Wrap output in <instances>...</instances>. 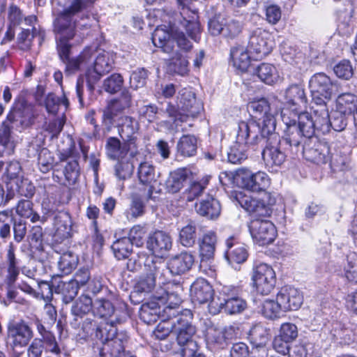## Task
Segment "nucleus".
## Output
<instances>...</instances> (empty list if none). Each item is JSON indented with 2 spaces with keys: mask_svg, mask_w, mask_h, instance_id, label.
Masks as SVG:
<instances>
[{
  "mask_svg": "<svg viewBox=\"0 0 357 357\" xmlns=\"http://www.w3.org/2000/svg\"><path fill=\"white\" fill-rule=\"evenodd\" d=\"M112 67L113 60L109 57V54L106 52L99 54L93 63V66L89 67L86 73L89 90L93 91L95 84L102 76L110 72Z\"/></svg>",
  "mask_w": 357,
  "mask_h": 357,
  "instance_id": "obj_15",
  "label": "nucleus"
},
{
  "mask_svg": "<svg viewBox=\"0 0 357 357\" xmlns=\"http://www.w3.org/2000/svg\"><path fill=\"white\" fill-rule=\"evenodd\" d=\"M7 261V275L6 280L8 284L11 286L15 282L19 273L20 269L17 266V259L15 255V248L13 243H10L6 256Z\"/></svg>",
  "mask_w": 357,
  "mask_h": 357,
  "instance_id": "obj_46",
  "label": "nucleus"
},
{
  "mask_svg": "<svg viewBox=\"0 0 357 357\" xmlns=\"http://www.w3.org/2000/svg\"><path fill=\"white\" fill-rule=\"evenodd\" d=\"M90 59L91 55L89 51L82 52L76 58H68L66 62H63L66 65V70L69 73H73L78 70L81 66L87 64Z\"/></svg>",
  "mask_w": 357,
  "mask_h": 357,
  "instance_id": "obj_62",
  "label": "nucleus"
},
{
  "mask_svg": "<svg viewBox=\"0 0 357 357\" xmlns=\"http://www.w3.org/2000/svg\"><path fill=\"white\" fill-rule=\"evenodd\" d=\"M175 317L171 318L164 317L162 314L161 321L158 324L154 331V335L158 340H165L170 333H173L175 326Z\"/></svg>",
  "mask_w": 357,
  "mask_h": 357,
  "instance_id": "obj_57",
  "label": "nucleus"
},
{
  "mask_svg": "<svg viewBox=\"0 0 357 357\" xmlns=\"http://www.w3.org/2000/svg\"><path fill=\"white\" fill-rule=\"evenodd\" d=\"M78 264V257L73 252L63 253L58 261V267L62 274L68 275L75 269Z\"/></svg>",
  "mask_w": 357,
  "mask_h": 357,
  "instance_id": "obj_52",
  "label": "nucleus"
},
{
  "mask_svg": "<svg viewBox=\"0 0 357 357\" xmlns=\"http://www.w3.org/2000/svg\"><path fill=\"white\" fill-rule=\"evenodd\" d=\"M197 139L195 136L190 135H183L178 142V152L185 157L193 156L197 153Z\"/></svg>",
  "mask_w": 357,
  "mask_h": 357,
  "instance_id": "obj_48",
  "label": "nucleus"
},
{
  "mask_svg": "<svg viewBox=\"0 0 357 357\" xmlns=\"http://www.w3.org/2000/svg\"><path fill=\"white\" fill-rule=\"evenodd\" d=\"M94 0H73L71 5L61 12L54 22V32L59 36L57 39V51L61 60L66 62L70 58L71 46L68 40L75 35V22L72 17L77 13L85 8L88 3H92Z\"/></svg>",
  "mask_w": 357,
  "mask_h": 357,
  "instance_id": "obj_2",
  "label": "nucleus"
},
{
  "mask_svg": "<svg viewBox=\"0 0 357 357\" xmlns=\"http://www.w3.org/2000/svg\"><path fill=\"white\" fill-rule=\"evenodd\" d=\"M336 109L348 116L357 112V97L351 93L339 95L336 99Z\"/></svg>",
  "mask_w": 357,
  "mask_h": 357,
  "instance_id": "obj_45",
  "label": "nucleus"
},
{
  "mask_svg": "<svg viewBox=\"0 0 357 357\" xmlns=\"http://www.w3.org/2000/svg\"><path fill=\"white\" fill-rule=\"evenodd\" d=\"M216 243L217 236L214 231H209L203 235L199 244L201 268H203L205 264L213 257Z\"/></svg>",
  "mask_w": 357,
  "mask_h": 357,
  "instance_id": "obj_36",
  "label": "nucleus"
},
{
  "mask_svg": "<svg viewBox=\"0 0 357 357\" xmlns=\"http://www.w3.org/2000/svg\"><path fill=\"white\" fill-rule=\"evenodd\" d=\"M54 162L52 153L47 149L40 151L38 157V165L40 171L43 173H47L53 168Z\"/></svg>",
  "mask_w": 357,
  "mask_h": 357,
  "instance_id": "obj_63",
  "label": "nucleus"
},
{
  "mask_svg": "<svg viewBox=\"0 0 357 357\" xmlns=\"http://www.w3.org/2000/svg\"><path fill=\"white\" fill-rule=\"evenodd\" d=\"M162 314L160 303L156 300L144 303L140 309V319L149 325L162 319Z\"/></svg>",
  "mask_w": 357,
  "mask_h": 357,
  "instance_id": "obj_38",
  "label": "nucleus"
},
{
  "mask_svg": "<svg viewBox=\"0 0 357 357\" xmlns=\"http://www.w3.org/2000/svg\"><path fill=\"white\" fill-rule=\"evenodd\" d=\"M16 213L21 217L29 218L32 222H45V217H40L33 209V203L29 200H21L16 206Z\"/></svg>",
  "mask_w": 357,
  "mask_h": 357,
  "instance_id": "obj_49",
  "label": "nucleus"
},
{
  "mask_svg": "<svg viewBox=\"0 0 357 357\" xmlns=\"http://www.w3.org/2000/svg\"><path fill=\"white\" fill-rule=\"evenodd\" d=\"M189 62L185 56L180 52H175L171 59L169 68L171 71L181 76L186 75L189 72Z\"/></svg>",
  "mask_w": 357,
  "mask_h": 357,
  "instance_id": "obj_53",
  "label": "nucleus"
},
{
  "mask_svg": "<svg viewBox=\"0 0 357 357\" xmlns=\"http://www.w3.org/2000/svg\"><path fill=\"white\" fill-rule=\"evenodd\" d=\"M287 109L281 111L282 121L286 126L284 130L283 142L289 146L292 155H297L300 151V144L305 139L314 138L313 137L317 127L313 121L312 116L308 112L297 114V120L291 119L288 116ZM296 117V116H294Z\"/></svg>",
  "mask_w": 357,
  "mask_h": 357,
  "instance_id": "obj_1",
  "label": "nucleus"
},
{
  "mask_svg": "<svg viewBox=\"0 0 357 357\" xmlns=\"http://www.w3.org/2000/svg\"><path fill=\"white\" fill-rule=\"evenodd\" d=\"M262 314L266 318L274 319L280 317L281 314L284 312L280 302L276 301L266 300L263 303Z\"/></svg>",
  "mask_w": 357,
  "mask_h": 357,
  "instance_id": "obj_59",
  "label": "nucleus"
},
{
  "mask_svg": "<svg viewBox=\"0 0 357 357\" xmlns=\"http://www.w3.org/2000/svg\"><path fill=\"white\" fill-rule=\"evenodd\" d=\"M208 183V178H206L199 181H193L183 192V197L188 202H192L199 197L206 189Z\"/></svg>",
  "mask_w": 357,
  "mask_h": 357,
  "instance_id": "obj_56",
  "label": "nucleus"
},
{
  "mask_svg": "<svg viewBox=\"0 0 357 357\" xmlns=\"http://www.w3.org/2000/svg\"><path fill=\"white\" fill-rule=\"evenodd\" d=\"M214 291L205 279L197 278L190 287V297L193 303L203 304L213 300Z\"/></svg>",
  "mask_w": 357,
  "mask_h": 357,
  "instance_id": "obj_30",
  "label": "nucleus"
},
{
  "mask_svg": "<svg viewBox=\"0 0 357 357\" xmlns=\"http://www.w3.org/2000/svg\"><path fill=\"white\" fill-rule=\"evenodd\" d=\"M235 179L242 188L252 192L265 191L271 185V178L264 172L252 173L247 169H240Z\"/></svg>",
  "mask_w": 357,
  "mask_h": 357,
  "instance_id": "obj_12",
  "label": "nucleus"
},
{
  "mask_svg": "<svg viewBox=\"0 0 357 357\" xmlns=\"http://www.w3.org/2000/svg\"><path fill=\"white\" fill-rule=\"evenodd\" d=\"M93 312L95 316L102 319H110L109 321L101 324L97 326L96 331L98 328L105 326L106 324H112L116 328L115 324L122 321V317L119 314V311L115 310L112 302L107 299L98 298L93 303Z\"/></svg>",
  "mask_w": 357,
  "mask_h": 357,
  "instance_id": "obj_21",
  "label": "nucleus"
},
{
  "mask_svg": "<svg viewBox=\"0 0 357 357\" xmlns=\"http://www.w3.org/2000/svg\"><path fill=\"white\" fill-rule=\"evenodd\" d=\"M312 102H324L331 99L333 94L338 92L337 84L323 73L314 74L310 79Z\"/></svg>",
  "mask_w": 357,
  "mask_h": 357,
  "instance_id": "obj_9",
  "label": "nucleus"
},
{
  "mask_svg": "<svg viewBox=\"0 0 357 357\" xmlns=\"http://www.w3.org/2000/svg\"><path fill=\"white\" fill-rule=\"evenodd\" d=\"M96 337L103 344L100 349V357H135L125 351V344L128 337L124 333H117V329L112 324H106L98 328Z\"/></svg>",
  "mask_w": 357,
  "mask_h": 357,
  "instance_id": "obj_4",
  "label": "nucleus"
},
{
  "mask_svg": "<svg viewBox=\"0 0 357 357\" xmlns=\"http://www.w3.org/2000/svg\"><path fill=\"white\" fill-rule=\"evenodd\" d=\"M249 229L254 242L261 246L272 243L277 236L275 225L267 220H252Z\"/></svg>",
  "mask_w": 357,
  "mask_h": 357,
  "instance_id": "obj_14",
  "label": "nucleus"
},
{
  "mask_svg": "<svg viewBox=\"0 0 357 357\" xmlns=\"http://www.w3.org/2000/svg\"><path fill=\"white\" fill-rule=\"evenodd\" d=\"M8 337L11 340L13 349L17 347H24L33 337V331L24 321L13 323L8 326Z\"/></svg>",
  "mask_w": 357,
  "mask_h": 357,
  "instance_id": "obj_25",
  "label": "nucleus"
},
{
  "mask_svg": "<svg viewBox=\"0 0 357 357\" xmlns=\"http://www.w3.org/2000/svg\"><path fill=\"white\" fill-rule=\"evenodd\" d=\"M63 174L66 179V185H74L79 176V167L76 160H70L64 167Z\"/></svg>",
  "mask_w": 357,
  "mask_h": 357,
  "instance_id": "obj_61",
  "label": "nucleus"
},
{
  "mask_svg": "<svg viewBox=\"0 0 357 357\" xmlns=\"http://www.w3.org/2000/svg\"><path fill=\"white\" fill-rule=\"evenodd\" d=\"M172 34L165 27H157L152 34V42L155 47L161 48L164 52H173L174 41Z\"/></svg>",
  "mask_w": 357,
  "mask_h": 357,
  "instance_id": "obj_39",
  "label": "nucleus"
},
{
  "mask_svg": "<svg viewBox=\"0 0 357 357\" xmlns=\"http://www.w3.org/2000/svg\"><path fill=\"white\" fill-rule=\"evenodd\" d=\"M54 239L61 243L72 236L73 221L70 213L67 211H59L54 216Z\"/></svg>",
  "mask_w": 357,
  "mask_h": 357,
  "instance_id": "obj_24",
  "label": "nucleus"
},
{
  "mask_svg": "<svg viewBox=\"0 0 357 357\" xmlns=\"http://www.w3.org/2000/svg\"><path fill=\"white\" fill-rule=\"evenodd\" d=\"M195 210L200 215L213 219L219 216L221 208L217 199L212 197H208L199 204H196Z\"/></svg>",
  "mask_w": 357,
  "mask_h": 357,
  "instance_id": "obj_42",
  "label": "nucleus"
},
{
  "mask_svg": "<svg viewBox=\"0 0 357 357\" xmlns=\"http://www.w3.org/2000/svg\"><path fill=\"white\" fill-rule=\"evenodd\" d=\"M117 128L123 141L138 146L139 124L135 118L128 116H121L117 123Z\"/></svg>",
  "mask_w": 357,
  "mask_h": 357,
  "instance_id": "obj_23",
  "label": "nucleus"
},
{
  "mask_svg": "<svg viewBox=\"0 0 357 357\" xmlns=\"http://www.w3.org/2000/svg\"><path fill=\"white\" fill-rule=\"evenodd\" d=\"M172 247L171 236L162 231H156L150 234L146 241V248L151 252V255L160 258L165 257Z\"/></svg>",
  "mask_w": 357,
  "mask_h": 357,
  "instance_id": "obj_19",
  "label": "nucleus"
},
{
  "mask_svg": "<svg viewBox=\"0 0 357 357\" xmlns=\"http://www.w3.org/2000/svg\"><path fill=\"white\" fill-rule=\"evenodd\" d=\"M112 250L115 257L120 260L128 257L132 252V246L129 239H127L126 237H123L113 243Z\"/></svg>",
  "mask_w": 357,
  "mask_h": 357,
  "instance_id": "obj_55",
  "label": "nucleus"
},
{
  "mask_svg": "<svg viewBox=\"0 0 357 357\" xmlns=\"http://www.w3.org/2000/svg\"><path fill=\"white\" fill-rule=\"evenodd\" d=\"M248 49L243 46H236L231 49L230 56L233 66L241 72H245L250 65V56Z\"/></svg>",
  "mask_w": 357,
  "mask_h": 357,
  "instance_id": "obj_43",
  "label": "nucleus"
},
{
  "mask_svg": "<svg viewBox=\"0 0 357 357\" xmlns=\"http://www.w3.org/2000/svg\"><path fill=\"white\" fill-rule=\"evenodd\" d=\"M284 98L286 105L292 110L294 116H296L307 103L305 89L301 84L290 85L285 90Z\"/></svg>",
  "mask_w": 357,
  "mask_h": 357,
  "instance_id": "obj_22",
  "label": "nucleus"
},
{
  "mask_svg": "<svg viewBox=\"0 0 357 357\" xmlns=\"http://www.w3.org/2000/svg\"><path fill=\"white\" fill-rule=\"evenodd\" d=\"M175 326L173 334L176 335L177 343L182 347L181 352L190 349L191 344H195V349L198 345L192 340L196 333V328L192 324V314L190 310H184L181 314L175 317Z\"/></svg>",
  "mask_w": 357,
  "mask_h": 357,
  "instance_id": "obj_8",
  "label": "nucleus"
},
{
  "mask_svg": "<svg viewBox=\"0 0 357 357\" xmlns=\"http://www.w3.org/2000/svg\"><path fill=\"white\" fill-rule=\"evenodd\" d=\"M257 74L263 82L270 85L274 84L278 78L276 68L269 63L261 64L257 69Z\"/></svg>",
  "mask_w": 357,
  "mask_h": 357,
  "instance_id": "obj_58",
  "label": "nucleus"
},
{
  "mask_svg": "<svg viewBox=\"0 0 357 357\" xmlns=\"http://www.w3.org/2000/svg\"><path fill=\"white\" fill-rule=\"evenodd\" d=\"M131 104V95L128 91H123L118 99L110 101L103 110L102 121L105 125H111L114 118Z\"/></svg>",
  "mask_w": 357,
  "mask_h": 357,
  "instance_id": "obj_29",
  "label": "nucleus"
},
{
  "mask_svg": "<svg viewBox=\"0 0 357 357\" xmlns=\"http://www.w3.org/2000/svg\"><path fill=\"white\" fill-rule=\"evenodd\" d=\"M93 303L89 296L85 294L79 296L71 307V314L74 317V321L77 322L79 319H82L93 310Z\"/></svg>",
  "mask_w": 357,
  "mask_h": 357,
  "instance_id": "obj_44",
  "label": "nucleus"
},
{
  "mask_svg": "<svg viewBox=\"0 0 357 357\" xmlns=\"http://www.w3.org/2000/svg\"><path fill=\"white\" fill-rule=\"evenodd\" d=\"M250 338L254 347H266L268 340V333L267 331L261 326H255L250 331Z\"/></svg>",
  "mask_w": 357,
  "mask_h": 357,
  "instance_id": "obj_64",
  "label": "nucleus"
},
{
  "mask_svg": "<svg viewBox=\"0 0 357 357\" xmlns=\"http://www.w3.org/2000/svg\"><path fill=\"white\" fill-rule=\"evenodd\" d=\"M177 107L183 113H185L187 118L196 116L202 109V105L196 100L195 93L186 88L178 92Z\"/></svg>",
  "mask_w": 357,
  "mask_h": 357,
  "instance_id": "obj_27",
  "label": "nucleus"
},
{
  "mask_svg": "<svg viewBox=\"0 0 357 357\" xmlns=\"http://www.w3.org/2000/svg\"><path fill=\"white\" fill-rule=\"evenodd\" d=\"M79 290L78 285H76L71 280L68 282H61L58 284L56 292L62 296L63 301L70 303L77 296Z\"/></svg>",
  "mask_w": 357,
  "mask_h": 357,
  "instance_id": "obj_51",
  "label": "nucleus"
},
{
  "mask_svg": "<svg viewBox=\"0 0 357 357\" xmlns=\"http://www.w3.org/2000/svg\"><path fill=\"white\" fill-rule=\"evenodd\" d=\"M238 328L227 326L224 328L210 326L206 330V338L207 344L214 349H224L229 341L235 338L238 335Z\"/></svg>",
  "mask_w": 357,
  "mask_h": 357,
  "instance_id": "obj_16",
  "label": "nucleus"
},
{
  "mask_svg": "<svg viewBox=\"0 0 357 357\" xmlns=\"http://www.w3.org/2000/svg\"><path fill=\"white\" fill-rule=\"evenodd\" d=\"M344 276L348 281L357 283V253L355 252L347 255L344 264Z\"/></svg>",
  "mask_w": 357,
  "mask_h": 357,
  "instance_id": "obj_54",
  "label": "nucleus"
},
{
  "mask_svg": "<svg viewBox=\"0 0 357 357\" xmlns=\"http://www.w3.org/2000/svg\"><path fill=\"white\" fill-rule=\"evenodd\" d=\"M300 151L307 160L318 165L326 163L330 158L328 145L319 142L317 137L303 141L300 144Z\"/></svg>",
  "mask_w": 357,
  "mask_h": 357,
  "instance_id": "obj_13",
  "label": "nucleus"
},
{
  "mask_svg": "<svg viewBox=\"0 0 357 357\" xmlns=\"http://www.w3.org/2000/svg\"><path fill=\"white\" fill-rule=\"evenodd\" d=\"M191 15L188 16L187 19L185 15H181L183 18V26H184L188 36L195 41H198L200 38V24L197 20V15L195 11H190ZM188 14H186L187 15Z\"/></svg>",
  "mask_w": 357,
  "mask_h": 357,
  "instance_id": "obj_50",
  "label": "nucleus"
},
{
  "mask_svg": "<svg viewBox=\"0 0 357 357\" xmlns=\"http://www.w3.org/2000/svg\"><path fill=\"white\" fill-rule=\"evenodd\" d=\"M277 299L284 312L298 310L303 301L301 292L297 289L289 286L281 288L277 294Z\"/></svg>",
  "mask_w": 357,
  "mask_h": 357,
  "instance_id": "obj_26",
  "label": "nucleus"
},
{
  "mask_svg": "<svg viewBox=\"0 0 357 357\" xmlns=\"http://www.w3.org/2000/svg\"><path fill=\"white\" fill-rule=\"evenodd\" d=\"M252 280L253 285L259 294L268 295L275 287V273L270 265L266 263H257L253 266Z\"/></svg>",
  "mask_w": 357,
  "mask_h": 357,
  "instance_id": "obj_10",
  "label": "nucleus"
},
{
  "mask_svg": "<svg viewBox=\"0 0 357 357\" xmlns=\"http://www.w3.org/2000/svg\"><path fill=\"white\" fill-rule=\"evenodd\" d=\"M190 175V171L186 168H179L172 172L166 181V189L170 193L178 192Z\"/></svg>",
  "mask_w": 357,
  "mask_h": 357,
  "instance_id": "obj_40",
  "label": "nucleus"
},
{
  "mask_svg": "<svg viewBox=\"0 0 357 357\" xmlns=\"http://www.w3.org/2000/svg\"><path fill=\"white\" fill-rule=\"evenodd\" d=\"M137 175L142 183L149 185L146 197L147 199H155V197L153 196V192H160V190H157L155 187V185L158 182V178L159 177V174L156 173L155 167L151 162H142L139 165Z\"/></svg>",
  "mask_w": 357,
  "mask_h": 357,
  "instance_id": "obj_28",
  "label": "nucleus"
},
{
  "mask_svg": "<svg viewBox=\"0 0 357 357\" xmlns=\"http://www.w3.org/2000/svg\"><path fill=\"white\" fill-rule=\"evenodd\" d=\"M239 287L225 286L219 296L208 304V310L216 314L223 310L227 314H236L243 312L247 307V303L241 296Z\"/></svg>",
  "mask_w": 357,
  "mask_h": 357,
  "instance_id": "obj_6",
  "label": "nucleus"
},
{
  "mask_svg": "<svg viewBox=\"0 0 357 357\" xmlns=\"http://www.w3.org/2000/svg\"><path fill=\"white\" fill-rule=\"evenodd\" d=\"M236 199L240 206L250 213L259 216H270L276 203L275 197L265 192L260 198H254L242 192L236 194Z\"/></svg>",
  "mask_w": 357,
  "mask_h": 357,
  "instance_id": "obj_7",
  "label": "nucleus"
},
{
  "mask_svg": "<svg viewBox=\"0 0 357 357\" xmlns=\"http://www.w3.org/2000/svg\"><path fill=\"white\" fill-rule=\"evenodd\" d=\"M61 104L63 105L66 108L69 105L68 100L64 93L61 98L56 96L54 93H49L45 100L46 110L48 113L52 114L57 113Z\"/></svg>",
  "mask_w": 357,
  "mask_h": 357,
  "instance_id": "obj_60",
  "label": "nucleus"
},
{
  "mask_svg": "<svg viewBox=\"0 0 357 357\" xmlns=\"http://www.w3.org/2000/svg\"><path fill=\"white\" fill-rule=\"evenodd\" d=\"M196 239V225L192 221H190L180 229L178 241L185 248H192L195 245Z\"/></svg>",
  "mask_w": 357,
  "mask_h": 357,
  "instance_id": "obj_47",
  "label": "nucleus"
},
{
  "mask_svg": "<svg viewBox=\"0 0 357 357\" xmlns=\"http://www.w3.org/2000/svg\"><path fill=\"white\" fill-rule=\"evenodd\" d=\"M144 268L145 275L153 277L155 280L158 278H164L168 269L167 265L160 257L157 258L153 255L149 256Z\"/></svg>",
  "mask_w": 357,
  "mask_h": 357,
  "instance_id": "obj_41",
  "label": "nucleus"
},
{
  "mask_svg": "<svg viewBox=\"0 0 357 357\" xmlns=\"http://www.w3.org/2000/svg\"><path fill=\"white\" fill-rule=\"evenodd\" d=\"M105 149L107 157L114 160L125 159L128 155L134 158L138 154V146L132 145L126 141L121 142L116 137L107 138Z\"/></svg>",
  "mask_w": 357,
  "mask_h": 357,
  "instance_id": "obj_17",
  "label": "nucleus"
},
{
  "mask_svg": "<svg viewBox=\"0 0 357 357\" xmlns=\"http://www.w3.org/2000/svg\"><path fill=\"white\" fill-rule=\"evenodd\" d=\"M248 109L252 113L255 118L261 120V123L255 121L259 128V134L264 133L265 125L271 120L273 121V130H275L276 121L274 114L271 111L270 105L265 98L256 100L248 104Z\"/></svg>",
  "mask_w": 357,
  "mask_h": 357,
  "instance_id": "obj_20",
  "label": "nucleus"
},
{
  "mask_svg": "<svg viewBox=\"0 0 357 357\" xmlns=\"http://www.w3.org/2000/svg\"><path fill=\"white\" fill-rule=\"evenodd\" d=\"M7 119L10 122L19 121L22 127H28L33 123L35 119L33 107L22 100L16 105L13 111L8 114Z\"/></svg>",
  "mask_w": 357,
  "mask_h": 357,
  "instance_id": "obj_33",
  "label": "nucleus"
},
{
  "mask_svg": "<svg viewBox=\"0 0 357 357\" xmlns=\"http://www.w3.org/2000/svg\"><path fill=\"white\" fill-rule=\"evenodd\" d=\"M259 128L254 121H241L238 124L236 141L227 153L228 160L233 164L241 163L247 158V148L249 145H258Z\"/></svg>",
  "mask_w": 357,
  "mask_h": 357,
  "instance_id": "obj_3",
  "label": "nucleus"
},
{
  "mask_svg": "<svg viewBox=\"0 0 357 357\" xmlns=\"http://www.w3.org/2000/svg\"><path fill=\"white\" fill-rule=\"evenodd\" d=\"M259 137L262 138L259 140V144L265 143L261 155L266 166L270 168L280 166L287 156L285 151L281 150V146L287 144L273 130V121H269L265 125V130L264 133L259 134Z\"/></svg>",
  "mask_w": 357,
  "mask_h": 357,
  "instance_id": "obj_5",
  "label": "nucleus"
},
{
  "mask_svg": "<svg viewBox=\"0 0 357 357\" xmlns=\"http://www.w3.org/2000/svg\"><path fill=\"white\" fill-rule=\"evenodd\" d=\"M194 261V256L190 252H182L169 259L167 267L172 274L181 275L191 269Z\"/></svg>",
  "mask_w": 357,
  "mask_h": 357,
  "instance_id": "obj_35",
  "label": "nucleus"
},
{
  "mask_svg": "<svg viewBox=\"0 0 357 357\" xmlns=\"http://www.w3.org/2000/svg\"><path fill=\"white\" fill-rule=\"evenodd\" d=\"M312 119L317 127V130L323 134L330 131V116L326 102H312Z\"/></svg>",
  "mask_w": 357,
  "mask_h": 357,
  "instance_id": "obj_34",
  "label": "nucleus"
},
{
  "mask_svg": "<svg viewBox=\"0 0 357 357\" xmlns=\"http://www.w3.org/2000/svg\"><path fill=\"white\" fill-rule=\"evenodd\" d=\"M243 30V24L235 20L229 21L217 18L211 19L208 22V31L214 36H222L227 39H234L237 37Z\"/></svg>",
  "mask_w": 357,
  "mask_h": 357,
  "instance_id": "obj_18",
  "label": "nucleus"
},
{
  "mask_svg": "<svg viewBox=\"0 0 357 357\" xmlns=\"http://www.w3.org/2000/svg\"><path fill=\"white\" fill-rule=\"evenodd\" d=\"M17 287L22 291L38 297L40 294L43 298L50 299L52 296V290L50 284L47 282H38L31 278H26L22 280Z\"/></svg>",
  "mask_w": 357,
  "mask_h": 357,
  "instance_id": "obj_32",
  "label": "nucleus"
},
{
  "mask_svg": "<svg viewBox=\"0 0 357 357\" xmlns=\"http://www.w3.org/2000/svg\"><path fill=\"white\" fill-rule=\"evenodd\" d=\"M154 299L159 301L162 305H166L162 309L163 317L171 318L181 314L178 310V305L181 301V298L178 292L165 291L162 295L154 296Z\"/></svg>",
  "mask_w": 357,
  "mask_h": 357,
  "instance_id": "obj_31",
  "label": "nucleus"
},
{
  "mask_svg": "<svg viewBox=\"0 0 357 357\" xmlns=\"http://www.w3.org/2000/svg\"><path fill=\"white\" fill-rule=\"evenodd\" d=\"M226 245L225 257L229 264H241L247 259L248 252L244 245L236 241L234 237H229L226 241Z\"/></svg>",
  "mask_w": 357,
  "mask_h": 357,
  "instance_id": "obj_37",
  "label": "nucleus"
},
{
  "mask_svg": "<svg viewBox=\"0 0 357 357\" xmlns=\"http://www.w3.org/2000/svg\"><path fill=\"white\" fill-rule=\"evenodd\" d=\"M273 41L271 34L261 28L252 31L248 41V49L255 59H262L272 50Z\"/></svg>",
  "mask_w": 357,
  "mask_h": 357,
  "instance_id": "obj_11",
  "label": "nucleus"
}]
</instances>
